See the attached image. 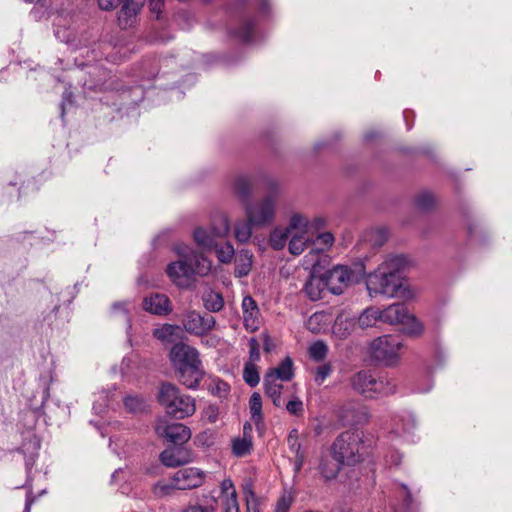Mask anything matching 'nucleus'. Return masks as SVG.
<instances>
[{"instance_id": "79ce46f5", "label": "nucleus", "mask_w": 512, "mask_h": 512, "mask_svg": "<svg viewBox=\"0 0 512 512\" xmlns=\"http://www.w3.org/2000/svg\"><path fill=\"white\" fill-rule=\"evenodd\" d=\"M252 227L254 225L250 223L248 220L238 222L235 225V238L240 243H247L252 236Z\"/></svg>"}, {"instance_id": "423d86ee", "label": "nucleus", "mask_w": 512, "mask_h": 512, "mask_svg": "<svg viewBox=\"0 0 512 512\" xmlns=\"http://www.w3.org/2000/svg\"><path fill=\"white\" fill-rule=\"evenodd\" d=\"M277 197L273 194L266 196L261 201L246 205L247 220L254 227H265L271 224L276 215Z\"/></svg>"}, {"instance_id": "de8ad7c7", "label": "nucleus", "mask_w": 512, "mask_h": 512, "mask_svg": "<svg viewBox=\"0 0 512 512\" xmlns=\"http://www.w3.org/2000/svg\"><path fill=\"white\" fill-rule=\"evenodd\" d=\"M65 19L62 16H57L54 20V34L61 42H70L73 39V34L66 29H62Z\"/></svg>"}, {"instance_id": "49530a36", "label": "nucleus", "mask_w": 512, "mask_h": 512, "mask_svg": "<svg viewBox=\"0 0 512 512\" xmlns=\"http://www.w3.org/2000/svg\"><path fill=\"white\" fill-rule=\"evenodd\" d=\"M328 353V346L323 341H316L309 347V355L315 361H322Z\"/></svg>"}, {"instance_id": "9b49d317", "label": "nucleus", "mask_w": 512, "mask_h": 512, "mask_svg": "<svg viewBox=\"0 0 512 512\" xmlns=\"http://www.w3.org/2000/svg\"><path fill=\"white\" fill-rule=\"evenodd\" d=\"M155 432L175 444L186 443L191 438V430L182 423H168L164 418L157 419Z\"/></svg>"}, {"instance_id": "b1692460", "label": "nucleus", "mask_w": 512, "mask_h": 512, "mask_svg": "<svg viewBox=\"0 0 512 512\" xmlns=\"http://www.w3.org/2000/svg\"><path fill=\"white\" fill-rule=\"evenodd\" d=\"M415 427L416 420L410 412H405L393 418L392 433L397 436H409Z\"/></svg>"}, {"instance_id": "ea45409f", "label": "nucleus", "mask_w": 512, "mask_h": 512, "mask_svg": "<svg viewBox=\"0 0 512 512\" xmlns=\"http://www.w3.org/2000/svg\"><path fill=\"white\" fill-rule=\"evenodd\" d=\"M252 449V437L246 436L242 438H236L232 442L233 454L242 457L247 455Z\"/></svg>"}, {"instance_id": "9d476101", "label": "nucleus", "mask_w": 512, "mask_h": 512, "mask_svg": "<svg viewBox=\"0 0 512 512\" xmlns=\"http://www.w3.org/2000/svg\"><path fill=\"white\" fill-rule=\"evenodd\" d=\"M304 226V214L294 212L290 215L286 227H275L269 237V243L274 250L283 249L289 242L291 232Z\"/></svg>"}, {"instance_id": "5701e85b", "label": "nucleus", "mask_w": 512, "mask_h": 512, "mask_svg": "<svg viewBox=\"0 0 512 512\" xmlns=\"http://www.w3.org/2000/svg\"><path fill=\"white\" fill-rule=\"evenodd\" d=\"M179 381L188 389H196L203 378L204 371L202 365L190 366L176 370Z\"/></svg>"}, {"instance_id": "e433bc0d", "label": "nucleus", "mask_w": 512, "mask_h": 512, "mask_svg": "<svg viewBox=\"0 0 512 512\" xmlns=\"http://www.w3.org/2000/svg\"><path fill=\"white\" fill-rule=\"evenodd\" d=\"M181 331V327L178 325L164 324L161 327L154 329L153 335L160 341L171 342Z\"/></svg>"}, {"instance_id": "a19ab883", "label": "nucleus", "mask_w": 512, "mask_h": 512, "mask_svg": "<svg viewBox=\"0 0 512 512\" xmlns=\"http://www.w3.org/2000/svg\"><path fill=\"white\" fill-rule=\"evenodd\" d=\"M213 250L215 251L218 260L224 264L230 263L235 255L234 247L229 242L224 244L216 243V247H214Z\"/></svg>"}, {"instance_id": "f3484780", "label": "nucleus", "mask_w": 512, "mask_h": 512, "mask_svg": "<svg viewBox=\"0 0 512 512\" xmlns=\"http://www.w3.org/2000/svg\"><path fill=\"white\" fill-rule=\"evenodd\" d=\"M310 219L304 215V226L291 232L288 242V250L294 255L302 254L308 244L312 242V235L309 233Z\"/></svg>"}, {"instance_id": "bb28decb", "label": "nucleus", "mask_w": 512, "mask_h": 512, "mask_svg": "<svg viewBox=\"0 0 512 512\" xmlns=\"http://www.w3.org/2000/svg\"><path fill=\"white\" fill-rule=\"evenodd\" d=\"M407 312L408 310L404 305L392 304L380 311V321L391 325L401 324Z\"/></svg>"}, {"instance_id": "f03ea898", "label": "nucleus", "mask_w": 512, "mask_h": 512, "mask_svg": "<svg viewBox=\"0 0 512 512\" xmlns=\"http://www.w3.org/2000/svg\"><path fill=\"white\" fill-rule=\"evenodd\" d=\"M158 401L166 413L176 419H184L196 412V402L190 395L182 394L177 386L171 383L161 384Z\"/></svg>"}, {"instance_id": "4d7b16f0", "label": "nucleus", "mask_w": 512, "mask_h": 512, "mask_svg": "<svg viewBox=\"0 0 512 512\" xmlns=\"http://www.w3.org/2000/svg\"><path fill=\"white\" fill-rule=\"evenodd\" d=\"M286 409L293 415H299L303 412V402L299 398H294L287 402Z\"/></svg>"}, {"instance_id": "c85d7f7f", "label": "nucleus", "mask_w": 512, "mask_h": 512, "mask_svg": "<svg viewBox=\"0 0 512 512\" xmlns=\"http://www.w3.org/2000/svg\"><path fill=\"white\" fill-rule=\"evenodd\" d=\"M276 375L266 374L264 377V388L266 395L272 399L273 404L277 407H281L284 402L281 398L282 384L275 378Z\"/></svg>"}, {"instance_id": "bf43d9fd", "label": "nucleus", "mask_w": 512, "mask_h": 512, "mask_svg": "<svg viewBox=\"0 0 512 512\" xmlns=\"http://www.w3.org/2000/svg\"><path fill=\"white\" fill-rule=\"evenodd\" d=\"M213 393L218 397H226L230 391V386L221 380H218L214 383Z\"/></svg>"}, {"instance_id": "4be33fe9", "label": "nucleus", "mask_w": 512, "mask_h": 512, "mask_svg": "<svg viewBox=\"0 0 512 512\" xmlns=\"http://www.w3.org/2000/svg\"><path fill=\"white\" fill-rule=\"evenodd\" d=\"M326 290H328V283L324 275H311L303 288L307 297L312 301L322 299Z\"/></svg>"}, {"instance_id": "c9c22d12", "label": "nucleus", "mask_w": 512, "mask_h": 512, "mask_svg": "<svg viewBox=\"0 0 512 512\" xmlns=\"http://www.w3.org/2000/svg\"><path fill=\"white\" fill-rule=\"evenodd\" d=\"M251 419L257 427L263 423L262 398L258 392H254L249 399Z\"/></svg>"}, {"instance_id": "a18cd8bd", "label": "nucleus", "mask_w": 512, "mask_h": 512, "mask_svg": "<svg viewBox=\"0 0 512 512\" xmlns=\"http://www.w3.org/2000/svg\"><path fill=\"white\" fill-rule=\"evenodd\" d=\"M175 490H178L175 485V479L172 478L168 481H159L153 487V493L158 497H165L171 495Z\"/></svg>"}, {"instance_id": "4468645a", "label": "nucleus", "mask_w": 512, "mask_h": 512, "mask_svg": "<svg viewBox=\"0 0 512 512\" xmlns=\"http://www.w3.org/2000/svg\"><path fill=\"white\" fill-rule=\"evenodd\" d=\"M178 490H190L202 486L206 473L197 467H185L173 475Z\"/></svg>"}, {"instance_id": "680f3d73", "label": "nucleus", "mask_w": 512, "mask_h": 512, "mask_svg": "<svg viewBox=\"0 0 512 512\" xmlns=\"http://www.w3.org/2000/svg\"><path fill=\"white\" fill-rule=\"evenodd\" d=\"M292 504V499L289 496L281 497L275 508V512H288Z\"/></svg>"}, {"instance_id": "09e8293b", "label": "nucleus", "mask_w": 512, "mask_h": 512, "mask_svg": "<svg viewBox=\"0 0 512 512\" xmlns=\"http://www.w3.org/2000/svg\"><path fill=\"white\" fill-rule=\"evenodd\" d=\"M217 433L213 430H205L201 433H199L195 438V443L198 446L209 448L213 446L216 442Z\"/></svg>"}, {"instance_id": "dca6fc26", "label": "nucleus", "mask_w": 512, "mask_h": 512, "mask_svg": "<svg viewBox=\"0 0 512 512\" xmlns=\"http://www.w3.org/2000/svg\"><path fill=\"white\" fill-rule=\"evenodd\" d=\"M120 9L117 12L118 25L122 29L133 27L143 7V0H121Z\"/></svg>"}, {"instance_id": "72a5a7b5", "label": "nucleus", "mask_w": 512, "mask_h": 512, "mask_svg": "<svg viewBox=\"0 0 512 512\" xmlns=\"http://www.w3.org/2000/svg\"><path fill=\"white\" fill-rule=\"evenodd\" d=\"M266 374L276 375L275 378L281 381H290L293 376V362L286 357L276 368L270 369Z\"/></svg>"}, {"instance_id": "338daca9", "label": "nucleus", "mask_w": 512, "mask_h": 512, "mask_svg": "<svg viewBox=\"0 0 512 512\" xmlns=\"http://www.w3.org/2000/svg\"><path fill=\"white\" fill-rule=\"evenodd\" d=\"M121 0H98L101 10L110 11L119 5Z\"/></svg>"}, {"instance_id": "6ab92c4d", "label": "nucleus", "mask_w": 512, "mask_h": 512, "mask_svg": "<svg viewBox=\"0 0 512 512\" xmlns=\"http://www.w3.org/2000/svg\"><path fill=\"white\" fill-rule=\"evenodd\" d=\"M192 460L188 449L172 447L165 449L160 454V461L166 467H177L189 463Z\"/></svg>"}, {"instance_id": "f257e3e1", "label": "nucleus", "mask_w": 512, "mask_h": 512, "mask_svg": "<svg viewBox=\"0 0 512 512\" xmlns=\"http://www.w3.org/2000/svg\"><path fill=\"white\" fill-rule=\"evenodd\" d=\"M406 265L407 259L402 255L387 257L368 277L367 289L370 295L382 294L394 297L399 288L400 273Z\"/></svg>"}, {"instance_id": "c756f323", "label": "nucleus", "mask_w": 512, "mask_h": 512, "mask_svg": "<svg viewBox=\"0 0 512 512\" xmlns=\"http://www.w3.org/2000/svg\"><path fill=\"white\" fill-rule=\"evenodd\" d=\"M253 264V254L247 250H240L235 257V275L244 277L249 274Z\"/></svg>"}, {"instance_id": "4c0bfd02", "label": "nucleus", "mask_w": 512, "mask_h": 512, "mask_svg": "<svg viewBox=\"0 0 512 512\" xmlns=\"http://www.w3.org/2000/svg\"><path fill=\"white\" fill-rule=\"evenodd\" d=\"M378 321H380V311L375 308L365 309L358 317V324L362 329L373 327Z\"/></svg>"}, {"instance_id": "cd10ccee", "label": "nucleus", "mask_w": 512, "mask_h": 512, "mask_svg": "<svg viewBox=\"0 0 512 512\" xmlns=\"http://www.w3.org/2000/svg\"><path fill=\"white\" fill-rule=\"evenodd\" d=\"M287 443L290 451L295 456L294 470L297 473L301 470L305 459L304 451L302 450L301 444L299 442V434L297 429H293L290 431L287 438Z\"/></svg>"}, {"instance_id": "2f4dec72", "label": "nucleus", "mask_w": 512, "mask_h": 512, "mask_svg": "<svg viewBox=\"0 0 512 512\" xmlns=\"http://www.w3.org/2000/svg\"><path fill=\"white\" fill-rule=\"evenodd\" d=\"M340 466L343 465L339 464L334 458L323 457L319 464V472L324 480H333L337 477Z\"/></svg>"}, {"instance_id": "2eb2a0df", "label": "nucleus", "mask_w": 512, "mask_h": 512, "mask_svg": "<svg viewBox=\"0 0 512 512\" xmlns=\"http://www.w3.org/2000/svg\"><path fill=\"white\" fill-rule=\"evenodd\" d=\"M339 417L344 425H363L368 423L370 414L367 408L358 402H349L344 404Z\"/></svg>"}, {"instance_id": "e2e57ef3", "label": "nucleus", "mask_w": 512, "mask_h": 512, "mask_svg": "<svg viewBox=\"0 0 512 512\" xmlns=\"http://www.w3.org/2000/svg\"><path fill=\"white\" fill-rule=\"evenodd\" d=\"M402 455L397 450H391L386 455V462L389 465L397 466L401 463Z\"/></svg>"}, {"instance_id": "13d9d810", "label": "nucleus", "mask_w": 512, "mask_h": 512, "mask_svg": "<svg viewBox=\"0 0 512 512\" xmlns=\"http://www.w3.org/2000/svg\"><path fill=\"white\" fill-rule=\"evenodd\" d=\"M331 373V366L329 364H323L319 366L316 369L315 373V381L318 384H321L324 382V380L330 375Z\"/></svg>"}, {"instance_id": "aec40b11", "label": "nucleus", "mask_w": 512, "mask_h": 512, "mask_svg": "<svg viewBox=\"0 0 512 512\" xmlns=\"http://www.w3.org/2000/svg\"><path fill=\"white\" fill-rule=\"evenodd\" d=\"M143 309L151 314L167 315L172 311V305L166 295L155 293L143 299Z\"/></svg>"}, {"instance_id": "5fc2aeb1", "label": "nucleus", "mask_w": 512, "mask_h": 512, "mask_svg": "<svg viewBox=\"0 0 512 512\" xmlns=\"http://www.w3.org/2000/svg\"><path fill=\"white\" fill-rule=\"evenodd\" d=\"M247 512H260L258 499L252 490L245 491Z\"/></svg>"}, {"instance_id": "58836bf2", "label": "nucleus", "mask_w": 512, "mask_h": 512, "mask_svg": "<svg viewBox=\"0 0 512 512\" xmlns=\"http://www.w3.org/2000/svg\"><path fill=\"white\" fill-rule=\"evenodd\" d=\"M234 190L236 195L243 201L247 202L251 195V182L246 176H239L235 180Z\"/></svg>"}, {"instance_id": "c03bdc74", "label": "nucleus", "mask_w": 512, "mask_h": 512, "mask_svg": "<svg viewBox=\"0 0 512 512\" xmlns=\"http://www.w3.org/2000/svg\"><path fill=\"white\" fill-rule=\"evenodd\" d=\"M312 243L316 246L310 253L316 251L328 250L334 243V236L330 232L320 233L315 239L312 238Z\"/></svg>"}, {"instance_id": "a211bd4d", "label": "nucleus", "mask_w": 512, "mask_h": 512, "mask_svg": "<svg viewBox=\"0 0 512 512\" xmlns=\"http://www.w3.org/2000/svg\"><path fill=\"white\" fill-rule=\"evenodd\" d=\"M220 503L223 512H240L237 491L229 478L220 484Z\"/></svg>"}, {"instance_id": "69168bd1", "label": "nucleus", "mask_w": 512, "mask_h": 512, "mask_svg": "<svg viewBox=\"0 0 512 512\" xmlns=\"http://www.w3.org/2000/svg\"><path fill=\"white\" fill-rule=\"evenodd\" d=\"M386 239V232L384 230H377L371 232L370 241H373V245H381Z\"/></svg>"}, {"instance_id": "052dcab7", "label": "nucleus", "mask_w": 512, "mask_h": 512, "mask_svg": "<svg viewBox=\"0 0 512 512\" xmlns=\"http://www.w3.org/2000/svg\"><path fill=\"white\" fill-rule=\"evenodd\" d=\"M249 353H250V361L255 364V362L260 359V351L259 344L255 338L250 339L249 341Z\"/></svg>"}, {"instance_id": "8fccbe9b", "label": "nucleus", "mask_w": 512, "mask_h": 512, "mask_svg": "<svg viewBox=\"0 0 512 512\" xmlns=\"http://www.w3.org/2000/svg\"><path fill=\"white\" fill-rule=\"evenodd\" d=\"M217 500L215 497H211L210 501L206 504L196 503L189 505L182 512H216Z\"/></svg>"}, {"instance_id": "7c9ffc66", "label": "nucleus", "mask_w": 512, "mask_h": 512, "mask_svg": "<svg viewBox=\"0 0 512 512\" xmlns=\"http://www.w3.org/2000/svg\"><path fill=\"white\" fill-rule=\"evenodd\" d=\"M354 319L338 316L332 326V333L339 339H346L354 329Z\"/></svg>"}, {"instance_id": "603ef678", "label": "nucleus", "mask_w": 512, "mask_h": 512, "mask_svg": "<svg viewBox=\"0 0 512 512\" xmlns=\"http://www.w3.org/2000/svg\"><path fill=\"white\" fill-rule=\"evenodd\" d=\"M416 290L408 284L402 283L399 281V288H397V293H395L394 297H399L404 300L414 299L416 296Z\"/></svg>"}, {"instance_id": "7ed1b4c3", "label": "nucleus", "mask_w": 512, "mask_h": 512, "mask_svg": "<svg viewBox=\"0 0 512 512\" xmlns=\"http://www.w3.org/2000/svg\"><path fill=\"white\" fill-rule=\"evenodd\" d=\"M352 388L366 398H378L391 395L396 391L393 378L370 371H360L351 378Z\"/></svg>"}, {"instance_id": "39448f33", "label": "nucleus", "mask_w": 512, "mask_h": 512, "mask_svg": "<svg viewBox=\"0 0 512 512\" xmlns=\"http://www.w3.org/2000/svg\"><path fill=\"white\" fill-rule=\"evenodd\" d=\"M404 344L399 336L383 335L377 337L369 344V353L378 364L393 367L396 366L401 357Z\"/></svg>"}, {"instance_id": "20e7f679", "label": "nucleus", "mask_w": 512, "mask_h": 512, "mask_svg": "<svg viewBox=\"0 0 512 512\" xmlns=\"http://www.w3.org/2000/svg\"><path fill=\"white\" fill-rule=\"evenodd\" d=\"M362 438L356 432L340 434L331 446L334 460L344 466H355L363 461Z\"/></svg>"}, {"instance_id": "6e6d98bb", "label": "nucleus", "mask_w": 512, "mask_h": 512, "mask_svg": "<svg viewBox=\"0 0 512 512\" xmlns=\"http://www.w3.org/2000/svg\"><path fill=\"white\" fill-rule=\"evenodd\" d=\"M434 204V196L430 193H422L416 198V205L423 210L429 209Z\"/></svg>"}, {"instance_id": "0e129e2a", "label": "nucleus", "mask_w": 512, "mask_h": 512, "mask_svg": "<svg viewBox=\"0 0 512 512\" xmlns=\"http://www.w3.org/2000/svg\"><path fill=\"white\" fill-rule=\"evenodd\" d=\"M202 338L201 343L208 347H217L221 343V338L217 335H207Z\"/></svg>"}, {"instance_id": "a878e982", "label": "nucleus", "mask_w": 512, "mask_h": 512, "mask_svg": "<svg viewBox=\"0 0 512 512\" xmlns=\"http://www.w3.org/2000/svg\"><path fill=\"white\" fill-rule=\"evenodd\" d=\"M186 252L188 263L193 266L194 275L205 276L210 273L212 263L203 255L196 254L187 247H181Z\"/></svg>"}, {"instance_id": "37998d69", "label": "nucleus", "mask_w": 512, "mask_h": 512, "mask_svg": "<svg viewBox=\"0 0 512 512\" xmlns=\"http://www.w3.org/2000/svg\"><path fill=\"white\" fill-rule=\"evenodd\" d=\"M243 379L251 387H255L260 382V376L257 366L252 362H247L243 370Z\"/></svg>"}, {"instance_id": "864d4df0", "label": "nucleus", "mask_w": 512, "mask_h": 512, "mask_svg": "<svg viewBox=\"0 0 512 512\" xmlns=\"http://www.w3.org/2000/svg\"><path fill=\"white\" fill-rule=\"evenodd\" d=\"M205 307L211 311H219L223 307V299L219 294H210L205 298Z\"/></svg>"}, {"instance_id": "3c124183", "label": "nucleus", "mask_w": 512, "mask_h": 512, "mask_svg": "<svg viewBox=\"0 0 512 512\" xmlns=\"http://www.w3.org/2000/svg\"><path fill=\"white\" fill-rule=\"evenodd\" d=\"M201 419L206 423L213 424L219 419V408L216 405H208L201 412Z\"/></svg>"}, {"instance_id": "6e6552de", "label": "nucleus", "mask_w": 512, "mask_h": 512, "mask_svg": "<svg viewBox=\"0 0 512 512\" xmlns=\"http://www.w3.org/2000/svg\"><path fill=\"white\" fill-rule=\"evenodd\" d=\"M177 253L181 259L172 262L167 266L166 272L170 280L178 287L188 288L194 281L193 266L188 263L187 255L181 247L177 248Z\"/></svg>"}, {"instance_id": "473e14b6", "label": "nucleus", "mask_w": 512, "mask_h": 512, "mask_svg": "<svg viewBox=\"0 0 512 512\" xmlns=\"http://www.w3.org/2000/svg\"><path fill=\"white\" fill-rule=\"evenodd\" d=\"M400 325L402 326L403 332L412 337H418L424 331L423 324L409 312H407Z\"/></svg>"}, {"instance_id": "0eeeda50", "label": "nucleus", "mask_w": 512, "mask_h": 512, "mask_svg": "<svg viewBox=\"0 0 512 512\" xmlns=\"http://www.w3.org/2000/svg\"><path fill=\"white\" fill-rule=\"evenodd\" d=\"M230 231L229 219L222 215L219 217V226H213L211 230L197 228L194 231V240L205 251H212L216 247L217 238H224Z\"/></svg>"}, {"instance_id": "f704fd0d", "label": "nucleus", "mask_w": 512, "mask_h": 512, "mask_svg": "<svg viewBox=\"0 0 512 512\" xmlns=\"http://www.w3.org/2000/svg\"><path fill=\"white\" fill-rule=\"evenodd\" d=\"M126 410L133 414L143 413L148 408L146 398L139 395H128L124 398Z\"/></svg>"}, {"instance_id": "774afa93", "label": "nucleus", "mask_w": 512, "mask_h": 512, "mask_svg": "<svg viewBox=\"0 0 512 512\" xmlns=\"http://www.w3.org/2000/svg\"><path fill=\"white\" fill-rule=\"evenodd\" d=\"M148 2L151 12L159 16V14L162 12L164 0H148Z\"/></svg>"}, {"instance_id": "412c9836", "label": "nucleus", "mask_w": 512, "mask_h": 512, "mask_svg": "<svg viewBox=\"0 0 512 512\" xmlns=\"http://www.w3.org/2000/svg\"><path fill=\"white\" fill-rule=\"evenodd\" d=\"M243 321L246 329H258L260 311L256 301L251 296H245L242 301Z\"/></svg>"}, {"instance_id": "393cba45", "label": "nucleus", "mask_w": 512, "mask_h": 512, "mask_svg": "<svg viewBox=\"0 0 512 512\" xmlns=\"http://www.w3.org/2000/svg\"><path fill=\"white\" fill-rule=\"evenodd\" d=\"M332 322V315L325 311L313 313L306 321L307 329L313 334L326 332Z\"/></svg>"}, {"instance_id": "ddd939ff", "label": "nucleus", "mask_w": 512, "mask_h": 512, "mask_svg": "<svg viewBox=\"0 0 512 512\" xmlns=\"http://www.w3.org/2000/svg\"><path fill=\"white\" fill-rule=\"evenodd\" d=\"M215 323V318L212 315L202 316L196 311L187 312L182 320L184 329L188 333L198 336L207 334L215 326Z\"/></svg>"}, {"instance_id": "1a4fd4ad", "label": "nucleus", "mask_w": 512, "mask_h": 512, "mask_svg": "<svg viewBox=\"0 0 512 512\" xmlns=\"http://www.w3.org/2000/svg\"><path fill=\"white\" fill-rule=\"evenodd\" d=\"M328 283V290L334 295H340L354 282L358 281V274L344 265H337L324 274Z\"/></svg>"}, {"instance_id": "f8f14e48", "label": "nucleus", "mask_w": 512, "mask_h": 512, "mask_svg": "<svg viewBox=\"0 0 512 512\" xmlns=\"http://www.w3.org/2000/svg\"><path fill=\"white\" fill-rule=\"evenodd\" d=\"M169 357L176 370L190 366L202 365L198 350L182 342L175 344L171 348Z\"/></svg>"}]
</instances>
